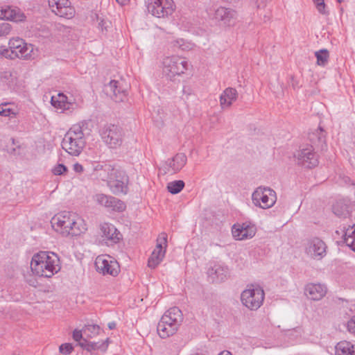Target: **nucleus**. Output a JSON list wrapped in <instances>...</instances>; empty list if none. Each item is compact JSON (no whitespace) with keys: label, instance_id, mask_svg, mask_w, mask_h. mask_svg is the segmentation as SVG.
<instances>
[{"label":"nucleus","instance_id":"f257e3e1","mask_svg":"<svg viewBox=\"0 0 355 355\" xmlns=\"http://www.w3.org/2000/svg\"><path fill=\"white\" fill-rule=\"evenodd\" d=\"M51 224L57 232L64 236H78L87 230L85 220L72 211H64L55 214L51 218Z\"/></svg>","mask_w":355,"mask_h":355},{"label":"nucleus","instance_id":"f03ea898","mask_svg":"<svg viewBox=\"0 0 355 355\" xmlns=\"http://www.w3.org/2000/svg\"><path fill=\"white\" fill-rule=\"evenodd\" d=\"M59 262L55 253L41 251L33 257L31 268L36 275L49 278L60 271Z\"/></svg>","mask_w":355,"mask_h":355},{"label":"nucleus","instance_id":"7ed1b4c3","mask_svg":"<svg viewBox=\"0 0 355 355\" xmlns=\"http://www.w3.org/2000/svg\"><path fill=\"white\" fill-rule=\"evenodd\" d=\"M84 124L73 125L64 135L62 141V147L69 154L78 156L80 154L86 144V135Z\"/></svg>","mask_w":355,"mask_h":355},{"label":"nucleus","instance_id":"20e7f679","mask_svg":"<svg viewBox=\"0 0 355 355\" xmlns=\"http://www.w3.org/2000/svg\"><path fill=\"white\" fill-rule=\"evenodd\" d=\"M99 135L104 144L109 148L116 149L123 142V131L121 127L112 123L103 125Z\"/></svg>","mask_w":355,"mask_h":355},{"label":"nucleus","instance_id":"39448f33","mask_svg":"<svg viewBox=\"0 0 355 355\" xmlns=\"http://www.w3.org/2000/svg\"><path fill=\"white\" fill-rule=\"evenodd\" d=\"M129 177L126 172L120 166L115 170L107 186L110 191L116 195H126L129 191Z\"/></svg>","mask_w":355,"mask_h":355},{"label":"nucleus","instance_id":"423d86ee","mask_svg":"<svg viewBox=\"0 0 355 355\" xmlns=\"http://www.w3.org/2000/svg\"><path fill=\"white\" fill-rule=\"evenodd\" d=\"M265 293L259 286H252L243 291L241 295L242 304L250 310H257L263 304Z\"/></svg>","mask_w":355,"mask_h":355},{"label":"nucleus","instance_id":"0eeeda50","mask_svg":"<svg viewBox=\"0 0 355 355\" xmlns=\"http://www.w3.org/2000/svg\"><path fill=\"white\" fill-rule=\"evenodd\" d=\"M252 200L255 206L264 209H268L276 202V193L269 187H259L252 193Z\"/></svg>","mask_w":355,"mask_h":355},{"label":"nucleus","instance_id":"6e6552de","mask_svg":"<svg viewBox=\"0 0 355 355\" xmlns=\"http://www.w3.org/2000/svg\"><path fill=\"white\" fill-rule=\"evenodd\" d=\"M188 62L179 56L167 57L163 60V73L170 79L180 76L187 69Z\"/></svg>","mask_w":355,"mask_h":355},{"label":"nucleus","instance_id":"1a4fd4ad","mask_svg":"<svg viewBox=\"0 0 355 355\" xmlns=\"http://www.w3.org/2000/svg\"><path fill=\"white\" fill-rule=\"evenodd\" d=\"M147 10L158 18L171 15L173 12V0H145Z\"/></svg>","mask_w":355,"mask_h":355},{"label":"nucleus","instance_id":"9d476101","mask_svg":"<svg viewBox=\"0 0 355 355\" xmlns=\"http://www.w3.org/2000/svg\"><path fill=\"white\" fill-rule=\"evenodd\" d=\"M166 246L167 234L162 232L157 239L156 248L148 259V266L149 268H155L161 263L165 256Z\"/></svg>","mask_w":355,"mask_h":355},{"label":"nucleus","instance_id":"9b49d317","mask_svg":"<svg viewBox=\"0 0 355 355\" xmlns=\"http://www.w3.org/2000/svg\"><path fill=\"white\" fill-rule=\"evenodd\" d=\"M96 270L103 275L116 276L119 271V266L116 261L110 256L100 255L95 260Z\"/></svg>","mask_w":355,"mask_h":355},{"label":"nucleus","instance_id":"f8f14e48","mask_svg":"<svg viewBox=\"0 0 355 355\" xmlns=\"http://www.w3.org/2000/svg\"><path fill=\"white\" fill-rule=\"evenodd\" d=\"M51 11L60 17L71 19L75 15V8L69 0H48Z\"/></svg>","mask_w":355,"mask_h":355},{"label":"nucleus","instance_id":"ddd939ff","mask_svg":"<svg viewBox=\"0 0 355 355\" xmlns=\"http://www.w3.org/2000/svg\"><path fill=\"white\" fill-rule=\"evenodd\" d=\"M207 273L209 279L212 283L225 282L230 276V271L227 266L220 262H211Z\"/></svg>","mask_w":355,"mask_h":355},{"label":"nucleus","instance_id":"4468645a","mask_svg":"<svg viewBox=\"0 0 355 355\" xmlns=\"http://www.w3.org/2000/svg\"><path fill=\"white\" fill-rule=\"evenodd\" d=\"M9 48L13 51L15 58L29 59L33 51V46L26 43L22 39L17 37L10 40Z\"/></svg>","mask_w":355,"mask_h":355},{"label":"nucleus","instance_id":"2eb2a0df","mask_svg":"<svg viewBox=\"0 0 355 355\" xmlns=\"http://www.w3.org/2000/svg\"><path fill=\"white\" fill-rule=\"evenodd\" d=\"M93 200L99 205L115 211H123L125 209V203L121 200L104 193H96Z\"/></svg>","mask_w":355,"mask_h":355},{"label":"nucleus","instance_id":"dca6fc26","mask_svg":"<svg viewBox=\"0 0 355 355\" xmlns=\"http://www.w3.org/2000/svg\"><path fill=\"white\" fill-rule=\"evenodd\" d=\"M100 231L101 241L107 246L117 243L121 238L120 232L111 223L101 224Z\"/></svg>","mask_w":355,"mask_h":355},{"label":"nucleus","instance_id":"f3484780","mask_svg":"<svg viewBox=\"0 0 355 355\" xmlns=\"http://www.w3.org/2000/svg\"><path fill=\"white\" fill-rule=\"evenodd\" d=\"M295 157L297 164L306 168H311L318 164L317 155L314 152L313 146H309L300 150Z\"/></svg>","mask_w":355,"mask_h":355},{"label":"nucleus","instance_id":"a211bd4d","mask_svg":"<svg viewBox=\"0 0 355 355\" xmlns=\"http://www.w3.org/2000/svg\"><path fill=\"white\" fill-rule=\"evenodd\" d=\"M237 17V12L232 8L219 7L215 10L213 19L220 26H230L236 23Z\"/></svg>","mask_w":355,"mask_h":355},{"label":"nucleus","instance_id":"6ab92c4d","mask_svg":"<svg viewBox=\"0 0 355 355\" xmlns=\"http://www.w3.org/2000/svg\"><path fill=\"white\" fill-rule=\"evenodd\" d=\"M306 253L312 259L320 260L327 254V245L322 240L314 238L308 242Z\"/></svg>","mask_w":355,"mask_h":355},{"label":"nucleus","instance_id":"aec40b11","mask_svg":"<svg viewBox=\"0 0 355 355\" xmlns=\"http://www.w3.org/2000/svg\"><path fill=\"white\" fill-rule=\"evenodd\" d=\"M123 85L122 82L113 80L105 87L107 94H109L115 102H123L126 98L127 90Z\"/></svg>","mask_w":355,"mask_h":355},{"label":"nucleus","instance_id":"412c9836","mask_svg":"<svg viewBox=\"0 0 355 355\" xmlns=\"http://www.w3.org/2000/svg\"><path fill=\"white\" fill-rule=\"evenodd\" d=\"M119 166L108 162L97 163L94 166L93 175L103 182L108 183Z\"/></svg>","mask_w":355,"mask_h":355},{"label":"nucleus","instance_id":"4be33fe9","mask_svg":"<svg viewBox=\"0 0 355 355\" xmlns=\"http://www.w3.org/2000/svg\"><path fill=\"white\" fill-rule=\"evenodd\" d=\"M187 161V156L184 153H178L172 159L165 162L163 167L164 173H177L180 171Z\"/></svg>","mask_w":355,"mask_h":355},{"label":"nucleus","instance_id":"5701e85b","mask_svg":"<svg viewBox=\"0 0 355 355\" xmlns=\"http://www.w3.org/2000/svg\"><path fill=\"white\" fill-rule=\"evenodd\" d=\"M26 17L21 10L16 7L3 6L0 9V19L21 21Z\"/></svg>","mask_w":355,"mask_h":355},{"label":"nucleus","instance_id":"b1692460","mask_svg":"<svg viewBox=\"0 0 355 355\" xmlns=\"http://www.w3.org/2000/svg\"><path fill=\"white\" fill-rule=\"evenodd\" d=\"M327 293V287L321 284H309L306 286L304 293L312 300H320Z\"/></svg>","mask_w":355,"mask_h":355},{"label":"nucleus","instance_id":"393cba45","mask_svg":"<svg viewBox=\"0 0 355 355\" xmlns=\"http://www.w3.org/2000/svg\"><path fill=\"white\" fill-rule=\"evenodd\" d=\"M178 329V327L161 318L157 327V331L162 338H166L173 336Z\"/></svg>","mask_w":355,"mask_h":355},{"label":"nucleus","instance_id":"a878e982","mask_svg":"<svg viewBox=\"0 0 355 355\" xmlns=\"http://www.w3.org/2000/svg\"><path fill=\"white\" fill-rule=\"evenodd\" d=\"M162 318L178 327H180L183 320L182 311L177 306L170 308L164 313Z\"/></svg>","mask_w":355,"mask_h":355},{"label":"nucleus","instance_id":"bb28decb","mask_svg":"<svg viewBox=\"0 0 355 355\" xmlns=\"http://www.w3.org/2000/svg\"><path fill=\"white\" fill-rule=\"evenodd\" d=\"M238 96L236 89L232 87L226 88L220 96V103L223 108L229 107Z\"/></svg>","mask_w":355,"mask_h":355},{"label":"nucleus","instance_id":"cd10ccee","mask_svg":"<svg viewBox=\"0 0 355 355\" xmlns=\"http://www.w3.org/2000/svg\"><path fill=\"white\" fill-rule=\"evenodd\" d=\"M19 112L18 107L12 102H4L0 104V116L8 117L9 119L15 118Z\"/></svg>","mask_w":355,"mask_h":355},{"label":"nucleus","instance_id":"c85d7f7f","mask_svg":"<svg viewBox=\"0 0 355 355\" xmlns=\"http://www.w3.org/2000/svg\"><path fill=\"white\" fill-rule=\"evenodd\" d=\"M336 355H355V345L343 340L339 342L335 347Z\"/></svg>","mask_w":355,"mask_h":355},{"label":"nucleus","instance_id":"c756f323","mask_svg":"<svg viewBox=\"0 0 355 355\" xmlns=\"http://www.w3.org/2000/svg\"><path fill=\"white\" fill-rule=\"evenodd\" d=\"M51 103L54 107L62 111L69 110L72 105L71 103L67 101V97L63 94H59L58 96H52Z\"/></svg>","mask_w":355,"mask_h":355},{"label":"nucleus","instance_id":"7c9ffc66","mask_svg":"<svg viewBox=\"0 0 355 355\" xmlns=\"http://www.w3.org/2000/svg\"><path fill=\"white\" fill-rule=\"evenodd\" d=\"M333 212L338 217L346 218L349 213V206L344 200H338L333 205Z\"/></svg>","mask_w":355,"mask_h":355},{"label":"nucleus","instance_id":"2f4dec72","mask_svg":"<svg viewBox=\"0 0 355 355\" xmlns=\"http://www.w3.org/2000/svg\"><path fill=\"white\" fill-rule=\"evenodd\" d=\"M344 243L355 252V229L348 228L343 236Z\"/></svg>","mask_w":355,"mask_h":355},{"label":"nucleus","instance_id":"473e14b6","mask_svg":"<svg viewBox=\"0 0 355 355\" xmlns=\"http://www.w3.org/2000/svg\"><path fill=\"white\" fill-rule=\"evenodd\" d=\"M108 343L109 338L98 342H89V343L87 344V351L92 352L97 349L105 351L108 347Z\"/></svg>","mask_w":355,"mask_h":355},{"label":"nucleus","instance_id":"72a5a7b5","mask_svg":"<svg viewBox=\"0 0 355 355\" xmlns=\"http://www.w3.org/2000/svg\"><path fill=\"white\" fill-rule=\"evenodd\" d=\"M309 139L312 144H324L325 139L323 130L320 128L315 132L309 134Z\"/></svg>","mask_w":355,"mask_h":355},{"label":"nucleus","instance_id":"f704fd0d","mask_svg":"<svg viewBox=\"0 0 355 355\" xmlns=\"http://www.w3.org/2000/svg\"><path fill=\"white\" fill-rule=\"evenodd\" d=\"M184 187V182L182 180H175L168 183L167 189L172 194L180 193Z\"/></svg>","mask_w":355,"mask_h":355},{"label":"nucleus","instance_id":"c9c22d12","mask_svg":"<svg viewBox=\"0 0 355 355\" xmlns=\"http://www.w3.org/2000/svg\"><path fill=\"white\" fill-rule=\"evenodd\" d=\"M182 347V345L178 340H171L166 345V354L168 355H178Z\"/></svg>","mask_w":355,"mask_h":355},{"label":"nucleus","instance_id":"e433bc0d","mask_svg":"<svg viewBox=\"0 0 355 355\" xmlns=\"http://www.w3.org/2000/svg\"><path fill=\"white\" fill-rule=\"evenodd\" d=\"M317 58V64L320 66H325L328 62L329 53L326 49H321L315 53Z\"/></svg>","mask_w":355,"mask_h":355},{"label":"nucleus","instance_id":"4c0bfd02","mask_svg":"<svg viewBox=\"0 0 355 355\" xmlns=\"http://www.w3.org/2000/svg\"><path fill=\"white\" fill-rule=\"evenodd\" d=\"M101 328L97 324H86L83 328L84 334L92 338L99 334Z\"/></svg>","mask_w":355,"mask_h":355},{"label":"nucleus","instance_id":"58836bf2","mask_svg":"<svg viewBox=\"0 0 355 355\" xmlns=\"http://www.w3.org/2000/svg\"><path fill=\"white\" fill-rule=\"evenodd\" d=\"M241 232V240L251 239L255 234L254 228L253 227H250L249 225H245L244 224L243 230Z\"/></svg>","mask_w":355,"mask_h":355},{"label":"nucleus","instance_id":"ea45409f","mask_svg":"<svg viewBox=\"0 0 355 355\" xmlns=\"http://www.w3.org/2000/svg\"><path fill=\"white\" fill-rule=\"evenodd\" d=\"M12 27L8 22L0 24V37H6L10 34Z\"/></svg>","mask_w":355,"mask_h":355},{"label":"nucleus","instance_id":"a19ab883","mask_svg":"<svg viewBox=\"0 0 355 355\" xmlns=\"http://www.w3.org/2000/svg\"><path fill=\"white\" fill-rule=\"evenodd\" d=\"M73 350V347L71 343L62 344L59 347L60 353L67 355L70 354Z\"/></svg>","mask_w":355,"mask_h":355},{"label":"nucleus","instance_id":"79ce46f5","mask_svg":"<svg viewBox=\"0 0 355 355\" xmlns=\"http://www.w3.org/2000/svg\"><path fill=\"white\" fill-rule=\"evenodd\" d=\"M67 171V168L66 166H64L62 164H58L56 166H55L52 168V173L55 175H63L65 172Z\"/></svg>","mask_w":355,"mask_h":355},{"label":"nucleus","instance_id":"37998d69","mask_svg":"<svg viewBox=\"0 0 355 355\" xmlns=\"http://www.w3.org/2000/svg\"><path fill=\"white\" fill-rule=\"evenodd\" d=\"M244 224L243 225H234L232 227V235L236 240H241V230H243Z\"/></svg>","mask_w":355,"mask_h":355},{"label":"nucleus","instance_id":"c03bdc74","mask_svg":"<svg viewBox=\"0 0 355 355\" xmlns=\"http://www.w3.org/2000/svg\"><path fill=\"white\" fill-rule=\"evenodd\" d=\"M1 58H6L11 60L15 58L13 51L10 48L7 49L5 46H1Z\"/></svg>","mask_w":355,"mask_h":355},{"label":"nucleus","instance_id":"a18cd8bd","mask_svg":"<svg viewBox=\"0 0 355 355\" xmlns=\"http://www.w3.org/2000/svg\"><path fill=\"white\" fill-rule=\"evenodd\" d=\"M1 81L10 86V79H12V73L10 71H4L1 73Z\"/></svg>","mask_w":355,"mask_h":355},{"label":"nucleus","instance_id":"49530a36","mask_svg":"<svg viewBox=\"0 0 355 355\" xmlns=\"http://www.w3.org/2000/svg\"><path fill=\"white\" fill-rule=\"evenodd\" d=\"M316 8H317V10L318 11V12L320 13L321 15H326V16L329 15V11L327 8V6L324 3V1L322 3L317 5Z\"/></svg>","mask_w":355,"mask_h":355},{"label":"nucleus","instance_id":"de8ad7c7","mask_svg":"<svg viewBox=\"0 0 355 355\" xmlns=\"http://www.w3.org/2000/svg\"><path fill=\"white\" fill-rule=\"evenodd\" d=\"M347 329L350 334L355 335V316L347 322Z\"/></svg>","mask_w":355,"mask_h":355},{"label":"nucleus","instance_id":"09e8293b","mask_svg":"<svg viewBox=\"0 0 355 355\" xmlns=\"http://www.w3.org/2000/svg\"><path fill=\"white\" fill-rule=\"evenodd\" d=\"M73 338L74 340L76 341H80L83 339V334H82V331H79V330H77V329H75L73 331Z\"/></svg>","mask_w":355,"mask_h":355},{"label":"nucleus","instance_id":"8fccbe9b","mask_svg":"<svg viewBox=\"0 0 355 355\" xmlns=\"http://www.w3.org/2000/svg\"><path fill=\"white\" fill-rule=\"evenodd\" d=\"M73 169L75 172L79 173H82L84 170L83 165H81L79 163H75L73 165Z\"/></svg>","mask_w":355,"mask_h":355},{"label":"nucleus","instance_id":"3c124183","mask_svg":"<svg viewBox=\"0 0 355 355\" xmlns=\"http://www.w3.org/2000/svg\"><path fill=\"white\" fill-rule=\"evenodd\" d=\"M79 345L84 349L87 350V344L89 343V341H87L86 339L83 338L81 340L78 341Z\"/></svg>","mask_w":355,"mask_h":355},{"label":"nucleus","instance_id":"603ef678","mask_svg":"<svg viewBox=\"0 0 355 355\" xmlns=\"http://www.w3.org/2000/svg\"><path fill=\"white\" fill-rule=\"evenodd\" d=\"M107 21H104V20H101L99 23H98V28H100L102 31H103L104 30H106L107 29Z\"/></svg>","mask_w":355,"mask_h":355},{"label":"nucleus","instance_id":"864d4df0","mask_svg":"<svg viewBox=\"0 0 355 355\" xmlns=\"http://www.w3.org/2000/svg\"><path fill=\"white\" fill-rule=\"evenodd\" d=\"M182 92L184 94L187 95H190L191 92V89L189 86H184L182 89Z\"/></svg>","mask_w":355,"mask_h":355},{"label":"nucleus","instance_id":"5fc2aeb1","mask_svg":"<svg viewBox=\"0 0 355 355\" xmlns=\"http://www.w3.org/2000/svg\"><path fill=\"white\" fill-rule=\"evenodd\" d=\"M107 326L110 329H114L116 328V324L115 322H110L108 323Z\"/></svg>","mask_w":355,"mask_h":355},{"label":"nucleus","instance_id":"6e6d98bb","mask_svg":"<svg viewBox=\"0 0 355 355\" xmlns=\"http://www.w3.org/2000/svg\"><path fill=\"white\" fill-rule=\"evenodd\" d=\"M218 355H232L229 351L224 350L221 352Z\"/></svg>","mask_w":355,"mask_h":355},{"label":"nucleus","instance_id":"4d7b16f0","mask_svg":"<svg viewBox=\"0 0 355 355\" xmlns=\"http://www.w3.org/2000/svg\"><path fill=\"white\" fill-rule=\"evenodd\" d=\"M315 6L320 3H322L324 1V0H313Z\"/></svg>","mask_w":355,"mask_h":355},{"label":"nucleus","instance_id":"13d9d810","mask_svg":"<svg viewBox=\"0 0 355 355\" xmlns=\"http://www.w3.org/2000/svg\"><path fill=\"white\" fill-rule=\"evenodd\" d=\"M127 0H116V1L120 4H124Z\"/></svg>","mask_w":355,"mask_h":355},{"label":"nucleus","instance_id":"bf43d9fd","mask_svg":"<svg viewBox=\"0 0 355 355\" xmlns=\"http://www.w3.org/2000/svg\"><path fill=\"white\" fill-rule=\"evenodd\" d=\"M337 1H338V3H341V2H343V0H337Z\"/></svg>","mask_w":355,"mask_h":355}]
</instances>
